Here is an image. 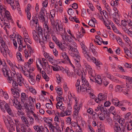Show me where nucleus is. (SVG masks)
Segmentation results:
<instances>
[{"instance_id": "nucleus-1", "label": "nucleus", "mask_w": 132, "mask_h": 132, "mask_svg": "<svg viewBox=\"0 0 132 132\" xmlns=\"http://www.w3.org/2000/svg\"><path fill=\"white\" fill-rule=\"evenodd\" d=\"M2 71L5 77H7V80L9 83H11L13 79V77L9 68L7 66H5L2 69Z\"/></svg>"}, {"instance_id": "nucleus-2", "label": "nucleus", "mask_w": 132, "mask_h": 132, "mask_svg": "<svg viewBox=\"0 0 132 132\" xmlns=\"http://www.w3.org/2000/svg\"><path fill=\"white\" fill-rule=\"evenodd\" d=\"M63 44L66 45L68 47V49L69 50L73 52L77 51V49L76 48V43L75 42H73L71 44L69 43L67 44L66 43H64Z\"/></svg>"}, {"instance_id": "nucleus-3", "label": "nucleus", "mask_w": 132, "mask_h": 132, "mask_svg": "<svg viewBox=\"0 0 132 132\" xmlns=\"http://www.w3.org/2000/svg\"><path fill=\"white\" fill-rule=\"evenodd\" d=\"M106 98V97L105 95L102 93H100L98 95L97 99L95 98V99L94 100L97 103H98L99 102H101V101L104 100Z\"/></svg>"}, {"instance_id": "nucleus-4", "label": "nucleus", "mask_w": 132, "mask_h": 132, "mask_svg": "<svg viewBox=\"0 0 132 132\" xmlns=\"http://www.w3.org/2000/svg\"><path fill=\"white\" fill-rule=\"evenodd\" d=\"M125 128H127L128 130H130L132 129V124L131 123L129 124L128 122H126L125 124V126L122 128V131L123 132L125 131ZM122 129V128H121Z\"/></svg>"}, {"instance_id": "nucleus-5", "label": "nucleus", "mask_w": 132, "mask_h": 132, "mask_svg": "<svg viewBox=\"0 0 132 132\" xmlns=\"http://www.w3.org/2000/svg\"><path fill=\"white\" fill-rule=\"evenodd\" d=\"M74 55L76 58V59H75V60L76 61L77 63L79 62L80 60V57L79 56V54L78 51L77 50V51H74Z\"/></svg>"}, {"instance_id": "nucleus-6", "label": "nucleus", "mask_w": 132, "mask_h": 132, "mask_svg": "<svg viewBox=\"0 0 132 132\" xmlns=\"http://www.w3.org/2000/svg\"><path fill=\"white\" fill-rule=\"evenodd\" d=\"M113 128L114 130L116 132H121L122 130L121 128L119 125L117 123H115L113 125Z\"/></svg>"}, {"instance_id": "nucleus-7", "label": "nucleus", "mask_w": 132, "mask_h": 132, "mask_svg": "<svg viewBox=\"0 0 132 132\" xmlns=\"http://www.w3.org/2000/svg\"><path fill=\"white\" fill-rule=\"evenodd\" d=\"M64 99V98L61 96L59 95V96H57L56 100L57 102V106L62 105V100Z\"/></svg>"}, {"instance_id": "nucleus-8", "label": "nucleus", "mask_w": 132, "mask_h": 132, "mask_svg": "<svg viewBox=\"0 0 132 132\" xmlns=\"http://www.w3.org/2000/svg\"><path fill=\"white\" fill-rule=\"evenodd\" d=\"M125 85L122 84L121 85H118L116 86V90L117 92H121L122 89L125 87Z\"/></svg>"}, {"instance_id": "nucleus-9", "label": "nucleus", "mask_w": 132, "mask_h": 132, "mask_svg": "<svg viewBox=\"0 0 132 132\" xmlns=\"http://www.w3.org/2000/svg\"><path fill=\"white\" fill-rule=\"evenodd\" d=\"M6 104V103L4 101L0 100V108L2 111L4 113H5L6 111L4 107L5 106V105Z\"/></svg>"}, {"instance_id": "nucleus-10", "label": "nucleus", "mask_w": 132, "mask_h": 132, "mask_svg": "<svg viewBox=\"0 0 132 132\" xmlns=\"http://www.w3.org/2000/svg\"><path fill=\"white\" fill-rule=\"evenodd\" d=\"M32 34L35 40L36 41L38 42V40H39V41H40V38L39 37H38V34L36 31L35 30L33 31H32Z\"/></svg>"}, {"instance_id": "nucleus-11", "label": "nucleus", "mask_w": 132, "mask_h": 132, "mask_svg": "<svg viewBox=\"0 0 132 132\" xmlns=\"http://www.w3.org/2000/svg\"><path fill=\"white\" fill-rule=\"evenodd\" d=\"M94 80H95V82L98 84H101L102 83V79L101 77L99 75H97L96 78H95Z\"/></svg>"}, {"instance_id": "nucleus-12", "label": "nucleus", "mask_w": 132, "mask_h": 132, "mask_svg": "<svg viewBox=\"0 0 132 132\" xmlns=\"http://www.w3.org/2000/svg\"><path fill=\"white\" fill-rule=\"evenodd\" d=\"M13 79L12 80L13 86L14 88L15 89H17L18 90L20 91V89L18 88V84L16 82V81L14 80V78H13Z\"/></svg>"}, {"instance_id": "nucleus-13", "label": "nucleus", "mask_w": 132, "mask_h": 132, "mask_svg": "<svg viewBox=\"0 0 132 132\" xmlns=\"http://www.w3.org/2000/svg\"><path fill=\"white\" fill-rule=\"evenodd\" d=\"M23 79H22V78L21 76H18L17 79V81L18 82L20 86H22V84L23 83Z\"/></svg>"}, {"instance_id": "nucleus-14", "label": "nucleus", "mask_w": 132, "mask_h": 132, "mask_svg": "<svg viewBox=\"0 0 132 132\" xmlns=\"http://www.w3.org/2000/svg\"><path fill=\"white\" fill-rule=\"evenodd\" d=\"M28 97V96L27 95H26V93H21V100L22 102H23V101L25 100H27Z\"/></svg>"}, {"instance_id": "nucleus-15", "label": "nucleus", "mask_w": 132, "mask_h": 132, "mask_svg": "<svg viewBox=\"0 0 132 132\" xmlns=\"http://www.w3.org/2000/svg\"><path fill=\"white\" fill-rule=\"evenodd\" d=\"M57 45L58 46L61 50L64 51L66 50V47H65L60 42Z\"/></svg>"}, {"instance_id": "nucleus-16", "label": "nucleus", "mask_w": 132, "mask_h": 132, "mask_svg": "<svg viewBox=\"0 0 132 132\" xmlns=\"http://www.w3.org/2000/svg\"><path fill=\"white\" fill-rule=\"evenodd\" d=\"M27 64L26 63L24 66V68L25 69V70L27 71H28V70H31L30 67L31 66L29 62H27Z\"/></svg>"}, {"instance_id": "nucleus-17", "label": "nucleus", "mask_w": 132, "mask_h": 132, "mask_svg": "<svg viewBox=\"0 0 132 132\" xmlns=\"http://www.w3.org/2000/svg\"><path fill=\"white\" fill-rule=\"evenodd\" d=\"M21 119L22 121L24 123L26 124V126L28 127L29 126V124L28 123V120L24 116H22L21 117Z\"/></svg>"}, {"instance_id": "nucleus-18", "label": "nucleus", "mask_w": 132, "mask_h": 132, "mask_svg": "<svg viewBox=\"0 0 132 132\" xmlns=\"http://www.w3.org/2000/svg\"><path fill=\"white\" fill-rule=\"evenodd\" d=\"M126 30L125 32L127 33L130 36L132 37V28H130L127 30V28H126Z\"/></svg>"}, {"instance_id": "nucleus-19", "label": "nucleus", "mask_w": 132, "mask_h": 132, "mask_svg": "<svg viewBox=\"0 0 132 132\" xmlns=\"http://www.w3.org/2000/svg\"><path fill=\"white\" fill-rule=\"evenodd\" d=\"M122 77L124 79L128 80V82H132V77L124 75Z\"/></svg>"}, {"instance_id": "nucleus-20", "label": "nucleus", "mask_w": 132, "mask_h": 132, "mask_svg": "<svg viewBox=\"0 0 132 132\" xmlns=\"http://www.w3.org/2000/svg\"><path fill=\"white\" fill-rule=\"evenodd\" d=\"M80 90H81L82 92H85L87 91V89L85 87V85L83 84H82L80 86Z\"/></svg>"}, {"instance_id": "nucleus-21", "label": "nucleus", "mask_w": 132, "mask_h": 132, "mask_svg": "<svg viewBox=\"0 0 132 132\" xmlns=\"http://www.w3.org/2000/svg\"><path fill=\"white\" fill-rule=\"evenodd\" d=\"M52 37L53 40L54 41L55 43L57 45L60 43L58 40L54 36L52 35Z\"/></svg>"}, {"instance_id": "nucleus-22", "label": "nucleus", "mask_w": 132, "mask_h": 132, "mask_svg": "<svg viewBox=\"0 0 132 132\" xmlns=\"http://www.w3.org/2000/svg\"><path fill=\"white\" fill-rule=\"evenodd\" d=\"M100 111L102 113H103L104 114H107V110L105 107H101Z\"/></svg>"}, {"instance_id": "nucleus-23", "label": "nucleus", "mask_w": 132, "mask_h": 132, "mask_svg": "<svg viewBox=\"0 0 132 132\" xmlns=\"http://www.w3.org/2000/svg\"><path fill=\"white\" fill-rule=\"evenodd\" d=\"M42 61H43V63H44V65L45 67L47 66L49 68L50 67L49 64H48V62L44 58H43L42 59Z\"/></svg>"}, {"instance_id": "nucleus-24", "label": "nucleus", "mask_w": 132, "mask_h": 132, "mask_svg": "<svg viewBox=\"0 0 132 132\" xmlns=\"http://www.w3.org/2000/svg\"><path fill=\"white\" fill-rule=\"evenodd\" d=\"M82 44L81 45V48L83 50V54H86V53H87V51H86V49L87 48V47L85 45L83 44V43H82Z\"/></svg>"}, {"instance_id": "nucleus-25", "label": "nucleus", "mask_w": 132, "mask_h": 132, "mask_svg": "<svg viewBox=\"0 0 132 132\" xmlns=\"http://www.w3.org/2000/svg\"><path fill=\"white\" fill-rule=\"evenodd\" d=\"M68 14L70 15H72L74 13L73 10L71 8L68 9V10L67 11Z\"/></svg>"}, {"instance_id": "nucleus-26", "label": "nucleus", "mask_w": 132, "mask_h": 132, "mask_svg": "<svg viewBox=\"0 0 132 132\" xmlns=\"http://www.w3.org/2000/svg\"><path fill=\"white\" fill-rule=\"evenodd\" d=\"M23 105H24L25 109H26L28 111H30V109L29 108L28 105L27 103L26 102L25 103H24V102H22Z\"/></svg>"}, {"instance_id": "nucleus-27", "label": "nucleus", "mask_w": 132, "mask_h": 132, "mask_svg": "<svg viewBox=\"0 0 132 132\" xmlns=\"http://www.w3.org/2000/svg\"><path fill=\"white\" fill-rule=\"evenodd\" d=\"M75 72H76L77 74L79 76L82 75L83 73L81 70L79 69L75 70Z\"/></svg>"}, {"instance_id": "nucleus-28", "label": "nucleus", "mask_w": 132, "mask_h": 132, "mask_svg": "<svg viewBox=\"0 0 132 132\" xmlns=\"http://www.w3.org/2000/svg\"><path fill=\"white\" fill-rule=\"evenodd\" d=\"M46 107L48 109H51L53 108V105L51 104L47 103L46 104Z\"/></svg>"}, {"instance_id": "nucleus-29", "label": "nucleus", "mask_w": 132, "mask_h": 132, "mask_svg": "<svg viewBox=\"0 0 132 132\" xmlns=\"http://www.w3.org/2000/svg\"><path fill=\"white\" fill-rule=\"evenodd\" d=\"M116 39L117 40V42L120 45H122V40L121 39L120 37H118L116 38Z\"/></svg>"}, {"instance_id": "nucleus-30", "label": "nucleus", "mask_w": 132, "mask_h": 132, "mask_svg": "<svg viewBox=\"0 0 132 132\" xmlns=\"http://www.w3.org/2000/svg\"><path fill=\"white\" fill-rule=\"evenodd\" d=\"M119 120V123L121 125V126H122V125L124 124L125 122V120L123 118H120Z\"/></svg>"}, {"instance_id": "nucleus-31", "label": "nucleus", "mask_w": 132, "mask_h": 132, "mask_svg": "<svg viewBox=\"0 0 132 132\" xmlns=\"http://www.w3.org/2000/svg\"><path fill=\"white\" fill-rule=\"evenodd\" d=\"M29 89L30 91L32 92L34 94H36V90L33 87H31L29 88Z\"/></svg>"}, {"instance_id": "nucleus-32", "label": "nucleus", "mask_w": 132, "mask_h": 132, "mask_svg": "<svg viewBox=\"0 0 132 132\" xmlns=\"http://www.w3.org/2000/svg\"><path fill=\"white\" fill-rule=\"evenodd\" d=\"M52 118H45V119H44V121L45 122L48 124L50 122H51L52 121Z\"/></svg>"}, {"instance_id": "nucleus-33", "label": "nucleus", "mask_w": 132, "mask_h": 132, "mask_svg": "<svg viewBox=\"0 0 132 132\" xmlns=\"http://www.w3.org/2000/svg\"><path fill=\"white\" fill-rule=\"evenodd\" d=\"M126 86L127 88L130 89L132 87V82H127L126 83Z\"/></svg>"}, {"instance_id": "nucleus-34", "label": "nucleus", "mask_w": 132, "mask_h": 132, "mask_svg": "<svg viewBox=\"0 0 132 132\" xmlns=\"http://www.w3.org/2000/svg\"><path fill=\"white\" fill-rule=\"evenodd\" d=\"M32 20L33 22H34V23L36 24H37L38 23V20L37 19V17L36 16L33 17Z\"/></svg>"}, {"instance_id": "nucleus-35", "label": "nucleus", "mask_w": 132, "mask_h": 132, "mask_svg": "<svg viewBox=\"0 0 132 132\" xmlns=\"http://www.w3.org/2000/svg\"><path fill=\"white\" fill-rule=\"evenodd\" d=\"M42 76L43 78L44 79H45L47 81H48V80H47V77H48V76H47L46 73L44 71H42Z\"/></svg>"}, {"instance_id": "nucleus-36", "label": "nucleus", "mask_w": 132, "mask_h": 132, "mask_svg": "<svg viewBox=\"0 0 132 132\" xmlns=\"http://www.w3.org/2000/svg\"><path fill=\"white\" fill-rule=\"evenodd\" d=\"M61 36H62V38L63 39L64 41H68V40L69 41V40L68 38V37H67L65 34L64 35H61Z\"/></svg>"}, {"instance_id": "nucleus-37", "label": "nucleus", "mask_w": 132, "mask_h": 132, "mask_svg": "<svg viewBox=\"0 0 132 132\" xmlns=\"http://www.w3.org/2000/svg\"><path fill=\"white\" fill-rule=\"evenodd\" d=\"M112 102L113 104H114L115 106H116V105L119 102V101L117 99L116 100L113 99L112 100Z\"/></svg>"}, {"instance_id": "nucleus-38", "label": "nucleus", "mask_w": 132, "mask_h": 132, "mask_svg": "<svg viewBox=\"0 0 132 132\" xmlns=\"http://www.w3.org/2000/svg\"><path fill=\"white\" fill-rule=\"evenodd\" d=\"M99 118L101 120H104L105 119L104 116L102 114L100 113L98 116Z\"/></svg>"}, {"instance_id": "nucleus-39", "label": "nucleus", "mask_w": 132, "mask_h": 132, "mask_svg": "<svg viewBox=\"0 0 132 132\" xmlns=\"http://www.w3.org/2000/svg\"><path fill=\"white\" fill-rule=\"evenodd\" d=\"M13 94L14 95V97H15L18 98L20 96L19 94L17 91H15V92Z\"/></svg>"}, {"instance_id": "nucleus-40", "label": "nucleus", "mask_w": 132, "mask_h": 132, "mask_svg": "<svg viewBox=\"0 0 132 132\" xmlns=\"http://www.w3.org/2000/svg\"><path fill=\"white\" fill-rule=\"evenodd\" d=\"M4 107L5 109V110L6 111H9V110H10L11 109L10 106H9V105L7 103L5 104V106H4Z\"/></svg>"}, {"instance_id": "nucleus-41", "label": "nucleus", "mask_w": 132, "mask_h": 132, "mask_svg": "<svg viewBox=\"0 0 132 132\" xmlns=\"http://www.w3.org/2000/svg\"><path fill=\"white\" fill-rule=\"evenodd\" d=\"M125 67L128 68L132 69V64L127 63H125Z\"/></svg>"}, {"instance_id": "nucleus-42", "label": "nucleus", "mask_w": 132, "mask_h": 132, "mask_svg": "<svg viewBox=\"0 0 132 132\" xmlns=\"http://www.w3.org/2000/svg\"><path fill=\"white\" fill-rule=\"evenodd\" d=\"M2 117L5 123L6 124L7 122V121H8V120L4 115H3L2 116Z\"/></svg>"}, {"instance_id": "nucleus-43", "label": "nucleus", "mask_w": 132, "mask_h": 132, "mask_svg": "<svg viewBox=\"0 0 132 132\" xmlns=\"http://www.w3.org/2000/svg\"><path fill=\"white\" fill-rule=\"evenodd\" d=\"M71 7L73 9H76L78 7V4L76 3H74L72 5Z\"/></svg>"}, {"instance_id": "nucleus-44", "label": "nucleus", "mask_w": 132, "mask_h": 132, "mask_svg": "<svg viewBox=\"0 0 132 132\" xmlns=\"http://www.w3.org/2000/svg\"><path fill=\"white\" fill-rule=\"evenodd\" d=\"M84 54V56L87 59V60L88 61H89L91 60V58L90 56H89V55L87 54V53H86V54Z\"/></svg>"}, {"instance_id": "nucleus-45", "label": "nucleus", "mask_w": 132, "mask_h": 132, "mask_svg": "<svg viewBox=\"0 0 132 132\" xmlns=\"http://www.w3.org/2000/svg\"><path fill=\"white\" fill-rule=\"evenodd\" d=\"M6 10L5 8H4L1 10H0V13H1V15L3 16V15L5 14Z\"/></svg>"}, {"instance_id": "nucleus-46", "label": "nucleus", "mask_w": 132, "mask_h": 132, "mask_svg": "<svg viewBox=\"0 0 132 132\" xmlns=\"http://www.w3.org/2000/svg\"><path fill=\"white\" fill-rule=\"evenodd\" d=\"M87 113L90 114H93V111L92 109L89 108L87 110Z\"/></svg>"}, {"instance_id": "nucleus-47", "label": "nucleus", "mask_w": 132, "mask_h": 132, "mask_svg": "<svg viewBox=\"0 0 132 132\" xmlns=\"http://www.w3.org/2000/svg\"><path fill=\"white\" fill-rule=\"evenodd\" d=\"M63 70H62V72L63 73H66L68 75H69L70 72L67 69H64L63 68Z\"/></svg>"}, {"instance_id": "nucleus-48", "label": "nucleus", "mask_w": 132, "mask_h": 132, "mask_svg": "<svg viewBox=\"0 0 132 132\" xmlns=\"http://www.w3.org/2000/svg\"><path fill=\"white\" fill-rule=\"evenodd\" d=\"M44 9L43 8H42L41 9V11L40 12V16H46L44 12Z\"/></svg>"}, {"instance_id": "nucleus-49", "label": "nucleus", "mask_w": 132, "mask_h": 132, "mask_svg": "<svg viewBox=\"0 0 132 132\" xmlns=\"http://www.w3.org/2000/svg\"><path fill=\"white\" fill-rule=\"evenodd\" d=\"M55 12L54 10H51L50 12V14L52 17V19L53 18V16H55Z\"/></svg>"}, {"instance_id": "nucleus-50", "label": "nucleus", "mask_w": 132, "mask_h": 132, "mask_svg": "<svg viewBox=\"0 0 132 132\" xmlns=\"http://www.w3.org/2000/svg\"><path fill=\"white\" fill-rule=\"evenodd\" d=\"M52 68L53 70L54 71H58L59 70V68H60V67L58 66V67H57V65L54 67V66H52Z\"/></svg>"}, {"instance_id": "nucleus-51", "label": "nucleus", "mask_w": 132, "mask_h": 132, "mask_svg": "<svg viewBox=\"0 0 132 132\" xmlns=\"http://www.w3.org/2000/svg\"><path fill=\"white\" fill-rule=\"evenodd\" d=\"M7 112L9 115L13 117L14 116V114L13 113V112L11 109L9 110V111H8Z\"/></svg>"}, {"instance_id": "nucleus-52", "label": "nucleus", "mask_w": 132, "mask_h": 132, "mask_svg": "<svg viewBox=\"0 0 132 132\" xmlns=\"http://www.w3.org/2000/svg\"><path fill=\"white\" fill-rule=\"evenodd\" d=\"M110 102L109 101H107L104 102V105L105 107H108L110 105Z\"/></svg>"}, {"instance_id": "nucleus-53", "label": "nucleus", "mask_w": 132, "mask_h": 132, "mask_svg": "<svg viewBox=\"0 0 132 132\" xmlns=\"http://www.w3.org/2000/svg\"><path fill=\"white\" fill-rule=\"evenodd\" d=\"M45 16H40L39 15L38 16V18L39 19H40V18L41 20H42V21L44 22L46 21H45Z\"/></svg>"}, {"instance_id": "nucleus-54", "label": "nucleus", "mask_w": 132, "mask_h": 132, "mask_svg": "<svg viewBox=\"0 0 132 132\" xmlns=\"http://www.w3.org/2000/svg\"><path fill=\"white\" fill-rule=\"evenodd\" d=\"M37 33L40 38H43L42 31L38 32Z\"/></svg>"}, {"instance_id": "nucleus-55", "label": "nucleus", "mask_w": 132, "mask_h": 132, "mask_svg": "<svg viewBox=\"0 0 132 132\" xmlns=\"http://www.w3.org/2000/svg\"><path fill=\"white\" fill-rule=\"evenodd\" d=\"M21 38V36H19L17 38V40H18V44L20 45H22V43H21V40L20 39V38Z\"/></svg>"}, {"instance_id": "nucleus-56", "label": "nucleus", "mask_w": 132, "mask_h": 132, "mask_svg": "<svg viewBox=\"0 0 132 132\" xmlns=\"http://www.w3.org/2000/svg\"><path fill=\"white\" fill-rule=\"evenodd\" d=\"M5 15L7 17V18H8L9 19H10V18L9 17L10 12L6 10V11L5 12Z\"/></svg>"}, {"instance_id": "nucleus-57", "label": "nucleus", "mask_w": 132, "mask_h": 132, "mask_svg": "<svg viewBox=\"0 0 132 132\" xmlns=\"http://www.w3.org/2000/svg\"><path fill=\"white\" fill-rule=\"evenodd\" d=\"M48 0H45V1L43 3V6L45 7H46L47 6L48 4L47 2Z\"/></svg>"}, {"instance_id": "nucleus-58", "label": "nucleus", "mask_w": 132, "mask_h": 132, "mask_svg": "<svg viewBox=\"0 0 132 132\" xmlns=\"http://www.w3.org/2000/svg\"><path fill=\"white\" fill-rule=\"evenodd\" d=\"M1 46L3 48H4L5 47V43L3 40H2L1 42Z\"/></svg>"}, {"instance_id": "nucleus-59", "label": "nucleus", "mask_w": 132, "mask_h": 132, "mask_svg": "<svg viewBox=\"0 0 132 132\" xmlns=\"http://www.w3.org/2000/svg\"><path fill=\"white\" fill-rule=\"evenodd\" d=\"M41 127L40 126H39L38 125H35L34 126V129L36 131H37V130H38L39 129V128H40Z\"/></svg>"}, {"instance_id": "nucleus-60", "label": "nucleus", "mask_w": 132, "mask_h": 132, "mask_svg": "<svg viewBox=\"0 0 132 132\" xmlns=\"http://www.w3.org/2000/svg\"><path fill=\"white\" fill-rule=\"evenodd\" d=\"M29 118L30 119L29 122L30 124H32L34 123V119L31 117H29Z\"/></svg>"}, {"instance_id": "nucleus-61", "label": "nucleus", "mask_w": 132, "mask_h": 132, "mask_svg": "<svg viewBox=\"0 0 132 132\" xmlns=\"http://www.w3.org/2000/svg\"><path fill=\"white\" fill-rule=\"evenodd\" d=\"M98 129L100 131V132H104V129L102 127H100L99 126L98 127Z\"/></svg>"}, {"instance_id": "nucleus-62", "label": "nucleus", "mask_w": 132, "mask_h": 132, "mask_svg": "<svg viewBox=\"0 0 132 132\" xmlns=\"http://www.w3.org/2000/svg\"><path fill=\"white\" fill-rule=\"evenodd\" d=\"M29 81L30 82V83L32 85L34 84L35 83L34 80L33 78H31V79H29Z\"/></svg>"}, {"instance_id": "nucleus-63", "label": "nucleus", "mask_w": 132, "mask_h": 132, "mask_svg": "<svg viewBox=\"0 0 132 132\" xmlns=\"http://www.w3.org/2000/svg\"><path fill=\"white\" fill-rule=\"evenodd\" d=\"M123 38L125 41L127 43H128L129 42H130L129 39L127 36L123 37Z\"/></svg>"}, {"instance_id": "nucleus-64", "label": "nucleus", "mask_w": 132, "mask_h": 132, "mask_svg": "<svg viewBox=\"0 0 132 132\" xmlns=\"http://www.w3.org/2000/svg\"><path fill=\"white\" fill-rule=\"evenodd\" d=\"M49 46L51 48H53L54 47V43L52 42H50L49 44Z\"/></svg>"}]
</instances>
